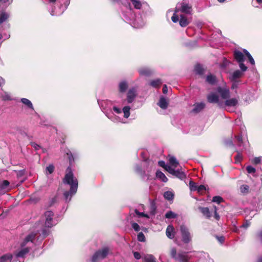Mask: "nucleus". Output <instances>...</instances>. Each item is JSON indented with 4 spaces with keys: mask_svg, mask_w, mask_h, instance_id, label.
Returning <instances> with one entry per match:
<instances>
[{
    "mask_svg": "<svg viewBox=\"0 0 262 262\" xmlns=\"http://www.w3.org/2000/svg\"><path fill=\"white\" fill-rule=\"evenodd\" d=\"M63 182L64 184L70 185V191H66L64 193L66 200L70 201L72 196L76 193L78 187L77 180L74 178L72 169L70 167H68L67 169L66 173Z\"/></svg>",
    "mask_w": 262,
    "mask_h": 262,
    "instance_id": "f257e3e1",
    "label": "nucleus"
},
{
    "mask_svg": "<svg viewBox=\"0 0 262 262\" xmlns=\"http://www.w3.org/2000/svg\"><path fill=\"white\" fill-rule=\"evenodd\" d=\"M36 234L31 233L29 234L21 243V248L15 252V257L18 259L19 262H24L20 258H23L29 252V246L32 244Z\"/></svg>",
    "mask_w": 262,
    "mask_h": 262,
    "instance_id": "f03ea898",
    "label": "nucleus"
},
{
    "mask_svg": "<svg viewBox=\"0 0 262 262\" xmlns=\"http://www.w3.org/2000/svg\"><path fill=\"white\" fill-rule=\"evenodd\" d=\"M181 12L186 14H191L192 8L187 0H183L181 3H178L176 7V12Z\"/></svg>",
    "mask_w": 262,
    "mask_h": 262,
    "instance_id": "7ed1b4c3",
    "label": "nucleus"
},
{
    "mask_svg": "<svg viewBox=\"0 0 262 262\" xmlns=\"http://www.w3.org/2000/svg\"><path fill=\"white\" fill-rule=\"evenodd\" d=\"M170 255L175 260L180 262H188L190 257L186 252L177 253L176 248H172L170 250Z\"/></svg>",
    "mask_w": 262,
    "mask_h": 262,
    "instance_id": "20e7f679",
    "label": "nucleus"
},
{
    "mask_svg": "<svg viewBox=\"0 0 262 262\" xmlns=\"http://www.w3.org/2000/svg\"><path fill=\"white\" fill-rule=\"evenodd\" d=\"M234 58L239 63L240 69L243 72L247 70V67L244 64L245 57L243 53L239 51H235L234 52Z\"/></svg>",
    "mask_w": 262,
    "mask_h": 262,
    "instance_id": "39448f33",
    "label": "nucleus"
},
{
    "mask_svg": "<svg viewBox=\"0 0 262 262\" xmlns=\"http://www.w3.org/2000/svg\"><path fill=\"white\" fill-rule=\"evenodd\" d=\"M108 251L109 250L107 248H104L101 250H98L92 257V261L96 262L104 259L107 255Z\"/></svg>",
    "mask_w": 262,
    "mask_h": 262,
    "instance_id": "423d86ee",
    "label": "nucleus"
},
{
    "mask_svg": "<svg viewBox=\"0 0 262 262\" xmlns=\"http://www.w3.org/2000/svg\"><path fill=\"white\" fill-rule=\"evenodd\" d=\"M54 213L51 211H47L45 213L44 217L45 219V226L48 228H51L56 223L53 220Z\"/></svg>",
    "mask_w": 262,
    "mask_h": 262,
    "instance_id": "0eeeda50",
    "label": "nucleus"
},
{
    "mask_svg": "<svg viewBox=\"0 0 262 262\" xmlns=\"http://www.w3.org/2000/svg\"><path fill=\"white\" fill-rule=\"evenodd\" d=\"M207 100L209 102L212 103H217L220 107L224 106V102L221 101L219 95L215 93H211L207 97Z\"/></svg>",
    "mask_w": 262,
    "mask_h": 262,
    "instance_id": "6e6552de",
    "label": "nucleus"
},
{
    "mask_svg": "<svg viewBox=\"0 0 262 262\" xmlns=\"http://www.w3.org/2000/svg\"><path fill=\"white\" fill-rule=\"evenodd\" d=\"M180 230L182 236L183 241L185 243H188L191 240L190 234L186 226L182 225L180 227Z\"/></svg>",
    "mask_w": 262,
    "mask_h": 262,
    "instance_id": "1a4fd4ad",
    "label": "nucleus"
},
{
    "mask_svg": "<svg viewBox=\"0 0 262 262\" xmlns=\"http://www.w3.org/2000/svg\"><path fill=\"white\" fill-rule=\"evenodd\" d=\"M217 92L221 95L223 99H227L230 97L229 90L224 87H219Z\"/></svg>",
    "mask_w": 262,
    "mask_h": 262,
    "instance_id": "9d476101",
    "label": "nucleus"
},
{
    "mask_svg": "<svg viewBox=\"0 0 262 262\" xmlns=\"http://www.w3.org/2000/svg\"><path fill=\"white\" fill-rule=\"evenodd\" d=\"M137 96V91L135 89L133 88L130 89L127 94V101L128 103H131L133 102L135 98Z\"/></svg>",
    "mask_w": 262,
    "mask_h": 262,
    "instance_id": "9b49d317",
    "label": "nucleus"
},
{
    "mask_svg": "<svg viewBox=\"0 0 262 262\" xmlns=\"http://www.w3.org/2000/svg\"><path fill=\"white\" fill-rule=\"evenodd\" d=\"M238 102V98H232L228 99H226V100L224 103V105L226 106H231L234 107L236 106Z\"/></svg>",
    "mask_w": 262,
    "mask_h": 262,
    "instance_id": "f8f14e48",
    "label": "nucleus"
},
{
    "mask_svg": "<svg viewBox=\"0 0 262 262\" xmlns=\"http://www.w3.org/2000/svg\"><path fill=\"white\" fill-rule=\"evenodd\" d=\"M13 257L10 253L5 254L0 257V262H16L15 259H13Z\"/></svg>",
    "mask_w": 262,
    "mask_h": 262,
    "instance_id": "ddd939ff",
    "label": "nucleus"
},
{
    "mask_svg": "<svg viewBox=\"0 0 262 262\" xmlns=\"http://www.w3.org/2000/svg\"><path fill=\"white\" fill-rule=\"evenodd\" d=\"M166 236L170 239H172L174 236V228L171 225H168L166 230Z\"/></svg>",
    "mask_w": 262,
    "mask_h": 262,
    "instance_id": "4468645a",
    "label": "nucleus"
},
{
    "mask_svg": "<svg viewBox=\"0 0 262 262\" xmlns=\"http://www.w3.org/2000/svg\"><path fill=\"white\" fill-rule=\"evenodd\" d=\"M243 75V73L242 72L240 71L239 70H236L232 73L230 76V79L231 81H235L237 79L241 77Z\"/></svg>",
    "mask_w": 262,
    "mask_h": 262,
    "instance_id": "2eb2a0df",
    "label": "nucleus"
},
{
    "mask_svg": "<svg viewBox=\"0 0 262 262\" xmlns=\"http://www.w3.org/2000/svg\"><path fill=\"white\" fill-rule=\"evenodd\" d=\"M190 21L188 19V18L184 15H180V19L179 21L180 25L182 27H186L189 24Z\"/></svg>",
    "mask_w": 262,
    "mask_h": 262,
    "instance_id": "dca6fc26",
    "label": "nucleus"
},
{
    "mask_svg": "<svg viewBox=\"0 0 262 262\" xmlns=\"http://www.w3.org/2000/svg\"><path fill=\"white\" fill-rule=\"evenodd\" d=\"M140 75L143 76H148L150 75L152 72L147 68H141L139 70Z\"/></svg>",
    "mask_w": 262,
    "mask_h": 262,
    "instance_id": "f3484780",
    "label": "nucleus"
},
{
    "mask_svg": "<svg viewBox=\"0 0 262 262\" xmlns=\"http://www.w3.org/2000/svg\"><path fill=\"white\" fill-rule=\"evenodd\" d=\"M158 105L162 109H166L168 106V102L165 98L161 97Z\"/></svg>",
    "mask_w": 262,
    "mask_h": 262,
    "instance_id": "a211bd4d",
    "label": "nucleus"
},
{
    "mask_svg": "<svg viewBox=\"0 0 262 262\" xmlns=\"http://www.w3.org/2000/svg\"><path fill=\"white\" fill-rule=\"evenodd\" d=\"M205 107V104L203 102H201L199 103H196L194 105V107L193 108L192 111L194 113H198L202 111Z\"/></svg>",
    "mask_w": 262,
    "mask_h": 262,
    "instance_id": "6ab92c4d",
    "label": "nucleus"
},
{
    "mask_svg": "<svg viewBox=\"0 0 262 262\" xmlns=\"http://www.w3.org/2000/svg\"><path fill=\"white\" fill-rule=\"evenodd\" d=\"M199 208L203 215L206 216L207 218L209 219L211 217V213L208 208L200 207Z\"/></svg>",
    "mask_w": 262,
    "mask_h": 262,
    "instance_id": "aec40b11",
    "label": "nucleus"
},
{
    "mask_svg": "<svg viewBox=\"0 0 262 262\" xmlns=\"http://www.w3.org/2000/svg\"><path fill=\"white\" fill-rule=\"evenodd\" d=\"M156 177L163 182H166L168 179L165 175L161 171H157L156 172Z\"/></svg>",
    "mask_w": 262,
    "mask_h": 262,
    "instance_id": "412c9836",
    "label": "nucleus"
},
{
    "mask_svg": "<svg viewBox=\"0 0 262 262\" xmlns=\"http://www.w3.org/2000/svg\"><path fill=\"white\" fill-rule=\"evenodd\" d=\"M144 262H156V258L151 254H145L143 257Z\"/></svg>",
    "mask_w": 262,
    "mask_h": 262,
    "instance_id": "4be33fe9",
    "label": "nucleus"
},
{
    "mask_svg": "<svg viewBox=\"0 0 262 262\" xmlns=\"http://www.w3.org/2000/svg\"><path fill=\"white\" fill-rule=\"evenodd\" d=\"M172 175L175 176L181 179H183L186 177L185 173L179 169L174 170Z\"/></svg>",
    "mask_w": 262,
    "mask_h": 262,
    "instance_id": "5701e85b",
    "label": "nucleus"
},
{
    "mask_svg": "<svg viewBox=\"0 0 262 262\" xmlns=\"http://www.w3.org/2000/svg\"><path fill=\"white\" fill-rule=\"evenodd\" d=\"M169 164L173 166L174 168L177 167L179 165L178 161L177 160L175 157L172 156L169 158Z\"/></svg>",
    "mask_w": 262,
    "mask_h": 262,
    "instance_id": "b1692460",
    "label": "nucleus"
},
{
    "mask_svg": "<svg viewBox=\"0 0 262 262\" xmlns=\"http://www.w3.org/2000/svg\"><path fill=\"white\" fill-rule=\"evenodd\" d=\"M162 84V81L160 79H157L152 80L150 82V85L155 88H159Z\"/></svg>",
    "mask_w": 262,
    "mask_h": 262,
    "instance_id": "393cba45",
    "label": "nucleus"
},
{
    "mask_svg": "<svg viewBox=\"0 0 262 262\" xmlns=\"http://www.w3.org/2000/svg\"><path fill=\"white\" fill-rule=\"evenodd\" d=\"M130 107L129 106H125L122 109V112L124 114V117L128 118L130 115Z\"/></svg>",
    "mask_w": 262,
    "mask_h": 262,
    "instance_id": "a878e982",
    "label": "nucleus"
},
{
    "mask_svg": "<svg viewBox=\"0 0 262 262\" xmlns=\"http://www.w3.org/2000/svg\"><path fill=\"white\" fill-rule=\"evenodd\" d=\"M163 195L165 199L170 201L173 199L174 194L171 191H167L164 193Z\"/></svg>",
    "mask_w": 262,
    "mask_h": 262,
    "instance_id": "bb28decb",
    "label": "nucleus"
},
{
    "mask_svg": "<svg viewBox=\"0 0 262 262\" xmlns=\"http://www.w3.org/2000/svg\"><path fill=\"white\" fill-rule=\"evenodd\" d=\"M127 84L125 81H122L119 83V89L120 92H124L127 88Z\"/></svg>",
    "mask_w": 262,
    "mask_h": 262,
    "instance_id": "cd10ccee",
    "label": "nucleus"
},
{
    "mask_svg": "<svg viewBox=\"0 0 262 262\" xmlns=\"http://www.w3.org/2000/svg\"><path fill=\"white\" fill-rule=\"evenodd\" d=\"M21 101L23 103L27 105L29 108L32 110H34L32 103L29 99L26 98H22L21 99Z\"/></svg>",
    "mask_w": 262,
    "mask_h": 262,
    "instance_id": "c85d7f7f",
    "label": "nucleus"
},
{
    "mask_svg": "<svg viewBox=\"0 0 262 262\" xmlns=\"http://www.w3.org/2000/svg\"><path fill=\"white\" fill-rule=\"evenodd\" d=\"M206 81L210 84H213L216 82L215 77L211 74H209L206 77Z\"/></svg>",
    "mask_w": 262,
    "mask_h": 262,
    "instance_id": "c756f323",
    "label": "nucleus"
},
{
    "mask_svg": "<svg viewBox=\"0 0 262 262\" xmlns=\"http://www.w3.org/2000/svg\"><path fill=\"white\" fill-rule=\"evenodd\" d=\"M130 1L132 2L135 8L137 9H141L142 4L139 1H138V0H130Z\"/></svg>",
    "mask_w": 262,
    "mask_h": 262,
    "instance_id": "7c9ffc66",
    "label": "nucleus"
},
{
    "mask_svg": "<svg viewBox=\"0 0 262 262\" xmlns=\"http://www.w3.org/2000/svg\"><path fill=\"white\" fill-rule=\"evenodd\" d=\"M194 71L196 74L201 75L203 73L204 69L200 64H197L195 67Z\"/></svg>",
    "mask_w": 262,
    "mask_h": 262,
    "instance_id": "2f4dec72",
    "label": "nucleus"
},
{
    "mask_svg": "<svg viewBox=\"0 0 262 262\" xmlns=\"http://www.w3.org/2000/svg\"><path fill=\"white\" fill-rule=\"evenodd\" d=\"M177 216V214L171 211H168L165 214V217L166 219H174L176 218Z\"/></svg>",
    "mask_w": 262,
    "mask_h": 262,
    "instance_id": "473e14b6",
    "label": "nucleus"
},
{
    "mask_svg": "<svg viewBox=\"0 0 262 262\" xmlns=\"http://www.w3.org/2000/svg\"><path fill=\"white\" fill-rule=\"evenodd\" d=\"M9 17V15L6 12H2L0 14V24L3 23Z\"/></svg>",
    "mask_w": 262,
    "mask_h": 262,
    "instance_id": "72a5a7b5",
    "label": "nucleus"
},
{
    "mask_svg": "<svg viewBox=\"0 0 262 262\" xmlns=\"http://www.w3.org/2000/svg\"><path fill=\"white\" fill-rule=\"evenodd\" d=\"M212 201L213 202L216 203L217 204H220L221 202L224 201L223 199L220 196H215L213 197Z\"/></svg>",
    "mask_w": 262,
    "mask_h": 262,
    "instance_id": "f704fd0d",
    "label": "nucleus"
},
{
    "mask_svg": "<svg viewBox=\"0 0 262 262\" xmlns=\"http://www.w3.org/2000/svg\"><path fill=\"white\" fill-rule=\"evenodd\" d=\"M249 187L247 185H243L241 186V191L243 193H246L248 192Z\"/></svg>",
    "mask_w": 262,
    "mask_h": 262,
    "instance_id": "c9c22d12",
    "label": "nucleus"
},
{
    "mask_svg": "<svg viewBox=\"0 0 262 262\" xmlns=\"http://www.w3.org/2000/svg\"><path fill=\"white\" fill-rule=\"evenodd\" d=\"M165 169L171 174H173L175 170L174 168L170 165H167L166 167H165Z\"/></svg>",
    "mask_w": 262,
    "mask_h": 262,
    "instance_id": "e433bc0d",
    "label": "nucleus"
},
{
    "mask_svg": "<svg viewBox=\"0 0 262 262\" xmlns=\"http://www.w3.org/2000/svg\"><path fill=\"white\" fill-rule=\"evenodd\" d=\"M262 161V157H256L252 160V162L253 164H260Z\"/></svg>",
    "mask_w": 262,
    "mask_h": 262,
    "instance_id": "4c0bfd02",
    "label": "nucleus"
},
{
    "mask_svg": "<svg viewBox=\"0 0 262 262\" xmlns=\"http://www.w3.org/2000/svg\"><path fill=\"white\" fill-rule=\"evenodd\" d=\"M138 240L140 242L145 241V237L142 232H140L138 234Z\"/></svg>",
    "mask_w": 262,
    "mask_h": 262,
    "instance_id": "58836bf2",
    "label": "nucleus"
},
{
    "mask_svg": "<svg viewBox=\"0 0 262 262\" xmlns=\"http://www.w3.org/2000/svg\"><path fill=\"white\" fill-rule=\"evenodd\" d=\"M190 188L191 191H195L197 189V185L195 183L190 181L189 183Z\"/></svg>",
    "mask_w": 262,
    "mask_h": 262,
    "instance_id": "ea45409f",
    "label": "nucleus"
},
{
    "mask_svg": "<svg viewBox=\"0 0 262 262\" xmlns=\"http://www.w3.org/2000/svg\"><path fill=\"white\" fill-rule=\"evenodd\" d=\"M178 12H176V10L174 11V13H173L172 16L171 17V20L173 23H177L179 21V16L177 14Z\"/></svg>",
    "mask_w": 262,
    "mask_h": 262,
    "instance_id": "a19ab883",
    "label": "nucleus"
},
{
    "mask_svg": "<svg viewBox=\"0 0 262 262\" xmlns=\"http://www.w3.org/2000/svg\"><path fill=\"white\" fill-rule=\"evenodd\" d=\"M135 213L137 215H139V216H142V217H145L147 219L149 218V215L147 214H145L143 212H140L138 210H135Z\"/></svg>",
    "mask_w": 262,
    "mask_h": 262,
    "instance_id": "79ce46f5",
    "label": "nucleus"
},
{
    "mask_svg": "<svg viewBox=\"0 0 262 262\" xmlns=\"http://www.w3.org/2000/svg\"><path fill=\"white\" fill-rule=\"evenodd\" d=\"M9 185V181L7 180L4 181L1 185V187L2 189H6Z\"/></svg>",
    "mask_w": 262,
    "mask_h": 262,
    "instance_id": "37998d69",
    "label": "nucleus"
},
{
    "mask_svg": "<svg viewBox=\"0 0 262 262\" xmlns=\"http://www.w3.org/2000/svg\"><path fill=\"white\" fill-rule=\"evenodd\" d=\"M246 170L249 173H254L256 171L255 169L251 166H247Z\"/></svg>",
    "mask_w": 262,
    "mask_h": 262,
    "instance_id": "c03bdc74",
    "label": "nucleus"
},
{
    "mask_svg": "<svg viewBox=\"0 0 262 262\" xmlns=\"http://www.w3.org/2000/svg\"><path fill=\"white\" fill-rule=\"evenodd\" d=\"M132 227L136 231H139L140 230V227L139 225L136 223H132Z\"/></svg>",
    "mask_w": 262,
    "mask_h": 262,
    "instance_id": "a18cd8bd",
    "label": "nucleus"
},
{
    "mask_svg": "<svg viewBox=\"0 0 262 262\" xmlns=\"http://www.w3.org/2000/svg\"><path fill=\"white\" fill-rule=\"evenodd\" d=\"M46 170L49 174H51L54 171V167L53 165H50L46 168Z\"/></svg>",
    "mask_w": 262,
    "mask_h": 262,
    "instance_id": "49530a36",
    "label": "nucleus"
},
{
    "mask_svg": "<svg viewBox=\"0 0 262 262\" xmlns=\"http://www.w3.org/2000/svg\"><path fill=\"white\" fill-rule=\"evenodd\" d=\"M235 138H236L237 141H238V146L241 147L242 146V137L241 136H236Z\"/></svg>",
    "mask_w": 262,
    "mask_h": 262,
    "instance_id": "de8ad7c7",
    "label": "nucleus"
},
{
    "mask_svg": "<svg viewBox=\"0 0 262 262\" xmlns=\"http://www.w3.org/2000/svg\"><path fill=\"white\" fill-rule=\"evenodd\" d=\"M242 159V155L239 152H237V155L235 157L236 162H240Z\"/></svg>",
    "mask_w": 262,
    "mask_h": 262,
    "instance_id": "09e8293b",
    "label": "nucleus"
},
{
    "mask_svg": "<svg viewBox=\"0 0 262 262\" xmlns=\"http://www.w3.org/2000/svg\"><path fill=\"white\" fill-rule=\"evenodd\" d=\"M3 99L4 100H11V96L7 93H5L3 96Z\"/></svg>",
    "mask_w": 262,
    "mask_h": 262,
    "instance_id": "8fccbe9b",
    "label": "nucleus"
},
{
    "mask_svg": "<svg viewBox=\"0 0 262 262\" xmlns=\"http://www.w3.org/2000/svg\"><path fill=\"white\" fill-rule=\"evenodd\" d=\"M156 209V207L155 204L153 202L151 203V211H150L151 214H152V215L155 214Z\"/></svg>",
    "mask_w": 262,
    "mask_h": 262,
    "instance_id": "3c124183",
    "label": "nucleus"
},
{
    "mask_svg": "<svg viewBox=\"0 0 262 262\" xmlns=\"http://www.w3.org/2000/svg\"><path fill=\"white\" fill-rule=\"evenodd\" d=\"M41 233H40V235H42V236L44 237H45L47 235H48V231L45 229V228H43L41 230Z\"/></svg>",
    "mask_w": 262,
    "mask_h": 262,
    "instance_id": "603ef678",
    "label": "nucleus"
},
{
    "mask_svg": "<svg viewBox=\"0 0 262 262\" xmlns=\"http://www.w3.org/2000/svg\"><path fill=\"white\" fill-rule=\"evenodd\" d=\"M247 57L249 59V60L250 62L251 63V64L252 65H254L255 61H254L253 58L251 55V54H249V56H248Z\"/></svg>",
    "mask_w": 262,
    "mask_h": 262,
    "instance_id": "864d4df0",
    "label": "nucleus"
},
{
    "mask_svg": "<svg viewBox=\"0 0 262 262\" xmlns=\"http://www.w3.org/2000/svg\"><path fill=\"white\" fill-rule=\"evenodd\" d=\"M214 217L217 220H219L220 219V215L217 213V208L216 206H214Z\"/></svg>",
    "mask_w": 262,
    "mask_h": 262,
    "instance_id": "5fc2aeb1",
    "label": "nucleus"
},
{
    "mask_svg": "<svg viewBox=\"0 0 262 262\" xmlns=\"http://www.w3.org/2000/svg\"><path fill=\"white\" fill-rule=\"evenodd\" d=\"M196 190H198L199 192H200L205 190V187L203 185H201L199 187H197Z\"/></svg>",
    "mask_w": 262,
    "mask_h": 262,
    "instance_id": "6e6d98bb",
    "label": "nucleus"
},
{
    "mask_svg": "<svg viewBox=\"0 0 262 262\" xmlns=\"http://www.w3.org/2000/svg\"><path fill=\"white\" fill-rule=\"evenodd\" d=\"M31 146L36 150H38L40 148V146L34 142L31 143Z\"/></svg>",
    "mask_w": 262,
    "mask_h": 262,
    "instance_id": "4d7b16f0",
    "label": "nucleus"
},
{
    "mask_svg": "<svg viewBox=\"0 0 262 262\" xmlns=\"http://www.w3.org/2000/svg\"><path fill=\"white\" fill-rule=\"evenodd\" d=\"M134 256L137 259H139L141 257L140 254L138 252H135L134 253Z\"/></svg>",
    "mask_w": 262,
    "mask_h": 262,
    "instance_id": "13d9d810",
    "label": "nucleus"
},
{
    "mask_svg": "<svg viewBox=\"0 0 262 262\" xmlns=\"http://www.w3.org/2000/svg\"><path fill=\"white\" fill-rule=\"evenodd\" d=\"M159 165L165 169V167L167 166V164H165V162L163 161H160L158 162Z\"/></svg>",
    "mask_w": 262,
    "mask_h": 262,
    "instance_id": "bf43d9fd",
    "label": "nucleus"
},
{
    "mask_svg": "<svg viewBox=\"0 0 262 262\" xmlns=\"http://www.w3.org/2000/svg\"><path fill=\"white\" fill-rule=\"evenodd\" d=\"M113 110L117 114H120L122 112L121 110L116 106L113 107Z\"/></svg>",
    "mask_w": 262,
    "mask_h": 262,
    "instance_id": "052dcab7",
    "label": "nucleus"
},
{
    "mask_svg": "<svg viewBox=\"0 0 262 262\" xmlns=\"http://www.w3.org/2000/svg\"><path fill=\"white\" fill-rule=\"evenodd\" d=\"M67 155L68 156L70 163V164H71L72 161L74 160L73 156L72 155V154L71 152H70V154L68 152Z\"/></svg>",
    "mask_w": 262,
    "mask_h": 262,
    "instance_id": "680f3d73",
    "label": "nucleus"
},
{
    "mask_svg": "<svg viewBox=\"0 0 262 262\" xmlns=\"http://www.w3.org/2000/svg\"><path fill=\"white\" fill-rule=\"evenodd\" d=\"M233 81L234 82L233 83L232 85V89H233L237 88L238 85V83L237 81H236V80Z\"/></svg>",
    "mask_w": 262,
    "mask_h": 262,
    "instance_id": "e2e57ef3",
    "label": "nucleus"
},
{
    "mask_svg": "<svg viewBox=\"0 0 262 262\" xmlns=\"http://www.w3.org/2000/svg\"><path fill=\"white\" fill-rule=\"evenodd\" d=\"M168 90L167 87L166 85H164L163 87V93L164 94H166L167 93Z\"/></svg>",
    "mask_w": 262,
    "mask_h": 262,
    "instance_id": "0e129e2a",
    "label": "nucleus"
},
{
    "mask_svg": "<svg viewBox=\"0 0 262 262\" xmlns=\"http://www.w3.org/2000/svg\"><path fill=\"white\" fill-rule=\"evenodd\" d=\"M249 226V224L247 222H246V223L244 224L241 227L246 228Z\"/></svg>",
    "mask_w": 262,
    "mask_h": 262,
    "instance_id": "69168bd1",
    "label": "nucleus"
},
{
    "mask_svg": "<svg viewBox=\"0 0 262 262\" xmlns=\"http://www.w3.org/2000/svg\"><path fill=\"white\" fill-rule=\"evenodd\" d=\"M218 240L220 242L222 243L224 241V237L221 236V237H218Z\"/></svg>",
    "mask_w": 262,
    "mask_h": 262,
    "instance_id": "338daca9",
    "label": "nucleus"
},
{
    "mask_svg": "<svg viewBox=\"0 0 262 262\" xmlns=\"http://www.w3.org/2000/svg\"><path fill=\"white\" fill-rule=\"evenodd\" d=\"M244 52L245 53V55H246L247 57L249 56V54H250L249 53V52L246 50H244Z\"/></svg>",
    "mask_w": 262,
    "mask_h": 262,
    "instance_id": "774afa93",
    "label": "nucleus"
}]
</instances>
